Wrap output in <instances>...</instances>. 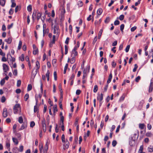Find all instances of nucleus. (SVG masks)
I'll return each mask as SVG.
<instances>
[{
    "instance_id": "obj_1",
    "label": "nucleus",
    "mask_w": 153,
    "mask_h": 153,
    "mask_svg": "<svg viewBox=\"0 0 153 153\" xmlns=\"http://www.w3.org/2000/svg\"><path fill=\"white\" fill-rule=\"evenodd\" d=\"M10 56L11 57V59L10 60V62H8L9 65H10L11 67L12 68L11 64H13V62H14L15 61V59L14 57H13L10 55V54L8 53L7 55V58L8 59V56Z\"/></svg>"
},
{
    "instance_id": "obj_2",
    "label": "nucleus",
    "mask_w": 153,
    "mask_h": 153,
    "mask_svg": "<svg viewBox=\"0 0 153 153\" xmlns=\"http://www.w3.org/2000/svg\"><path fill=\"white\" fill-rule=\"evenodd\" d=\"M20 107V105L19 104H16L14 106L13 110V112L14 114H16L19 111V109Z\"/></svg>"
},
{
    "instance_id": "obj_3",
    "label": "nucleus",
    "mask_w": 153,
    "mask_h": 153,
    "mask_svg": "<svg viewBox=\"0 0 153 153\" xmlns=\"http://www.w3.org/2000/svg\"><path fill=\"white\" fill-rule=\"evenodd\" d=\"M153 89V80L151 79V82L149 88V92L150 93L152 91Z\"/></svg>"
},
{
    "instance_id": "obj_4",
    "label": "nucleus",
    "mask_w": 153,
    "mask_h": 153,
    "mask_svg": "<svg viewBox=\"0 0 153 153\" xmlns=\"http://www.w3.org/2000/svg\"><path fill=\"white\" fill-rule=\"evenodd\" d=\"M2 114L3 117L4 118H6L7 116V111L6 108H4Z\"/></svg>"
},
{
    "instance_id": "obj_5",
    "label": "nucleus",
    "mask_w": 153,
    "mask_h": 153,
    "mask_svg": "<svg viewBox=\"0 0 153 153\" xmlns=\"http://www.w3.org/2000/svg\"><path fill=\"white\" fill-rule=\"evenodd\" d=\"M27 122H24L23 123L21 128L19 129V130H22L27 127Z\"/></svg>"
},
{
    "instance_id": "obj_6",
    "label": "nucleus",
    "mask_w": 153,
    "mask_h": 153,
    "mask_svg": "<svg viewBox=\"0 0 153 153\" xmlns=\"http://www.w3.org/2000/svg\"><path fill=\"white\" fill-rule=\"evenodd\" d=\"M3 70L4 72H6L9 70L8 67V66L5 64H4L3 65Z\"/></svg>"
},
{
    "instance_id": "obj_7",
    "label": "nucleus",
    "mask_w": 153,
    "mask_h": 153,
    "mask_svg": "<svg viewBox=\"0 0 153 153\" xmlns=\"http://www.w3.org/2000/svg\"><path fill=\"white\" fill-rule=\"evenodd\" d=\"M103 98V94L102 93H101L100 95H98L97 97V100H99V101H102Z\"/></svg>"
},
{
    "instance_id": "obj_8",
    "label": "nucleus",
    "mask_w": 153,
    "mask_h": 153,
    "mask_svg": "<svg viewBox=\"0 0 153 153\" xmlns=\"http://www.w3.org/2000/svg\"><path fill=\"white\" fill-rule=\"evenodd\" d=\"M132 139L131 140L129 141V144L131 146H133L135 145V141L134 140H133V138H132Z\"/></svg>"
},
{
    "instance_id": "obj_9",
    "label": "nucleus",
    "mask_w": 153,
    "mask_h": 153,
    "mask_svg": "<svg viewBox=\"0 0 153 153\" xmlns=\"http://www.w3.org/2000/svg\"><path fill=\"white\" fill-rule=\"evenodd\" d=\"M112 73H111L110 74L109 76L108 79V80L107 81V83L108 84L111 82V79L112 78Z\"/></svg>"
},
{
    "instance_id": "obj_10",
    "label": "nucleus",
    "mask_w": 153,
    "mask_h": 153,
    "mask_svg": "<svg viewBox=\"0 0 153 153\" xmlns=\"http://www.w3.org/2000/svg\"><path fill=\"white\" fill-rule=\"evenodd\" d=\"M36 105L34 106V112H37L38 110L37 107V106L36 105H37V103L38 102V100L36 98Z\"/></svg>"
},
{
    "instance_id": "obj_11",
    "label": "nucleus",
    "mask_w": 153,
    "mask_h": 153,
    "mask_svg": "<svg viewBox=\"0 0 153 153\" xmlns=\"http://www.w3.org/2000/svg\"><path fill=\"white\" fill-rule=\"evenodd\" d=\"M36 74H35L37 73V70L39 69L40 67L39 66V62L38 61H36Z\"/></svg>"
},
{
    "instance_id": "obj_12",
    "label": "nucleus",
    "mask_w": 153,
    "mask_h": 153,
    "mask_svg": "<svg viewBox=\"0 0 153 153\" xmlns=\"http://www.w3.org/2000/svg\"><path fill=\"white\" fill-rule=\"evenodd\" d=\"M13 153H19L18 149L16 147H13L12 150Z\"/></svg>"
},
{
    "instance_id": "obj_13",
    "label": "nucleus",
    "mask_w": 153,
    "mask_h": 153,
    "mask_svg": "<svg viewBox=\"0 0 153 153\" xmlns=\"http://www.w3.org/2000/svg\"><path fill=\"white\" fill-rule=\"evenodd\" d=\"M77 55V52L76 51H72L71 54L72 57H75Z\"/></svg>"
},
{
    "instance_id": "obj_14",
    "label": "nucleus",
    "mask_w": 153,
    "mask_h": 153,
    "mask_svg": "<svg viewBox=\"0 0 153 153\" xmlns=\"http://www.w3.org/2000/svg\"><path fill=\"white\" fill-rule=\"evenodd\" d=\"M66 144L65 145H64L63 146H64L66 149H68L69 146V143L68 140H66L65 141Z\"/></svg>"
},
{
    "instance_id": "obj_15",
    "label": "nucleus",
    "mask_w": 153,
    "mask_h": 153,
    "mask_svg": "<svg viewBox=\"0 0 153 153\" xmlns=\"http://www.w3.org/2000/svg\"><path fill=\"white\" fill-rule=\"evenodd\" d=\"M12 140L13 142L14 143H15L16 145H17L19 143V141H18V140L17 139L13 137L12 138Z\"/></svg>"
},
{
    "instance_id": "obj_16",
    "label": "nucleus",
    "mask_w": 153,
    "mask_h": 153,
    "mask_svg": "<svg viewBox=\"0 0 153 153\" xmlns=\"http://www.w3.org/2000/svg\"><path fill=\"white\" fill-rule=\"evenodd\" d=\"M6 0H0V5L4 6L5 4Z\"/></svg>"
},
{
    "instance_id": "obj_17",
    "label": "nucleus",
    "mask_w": 153,
    "mask_h": 153,
    "mask_svg": "<svg viewBox=\"0 0 153 153\" xmlns=\"http://www.w3.org/2000/svg\"><path fill=\"white\" fill-rule=\"evenodd\" d=\"M102 12V8H99L97 10V13L99 15H100Z\"/></svg>"
},
{
    "instance_id": "obj_18",
    "label": "nucleus",
    "mask_w": 153,
    "mask_h": 153,
    "mask_svg": "<svg viewBox=\"0 0 153 153\" xmlns=\"http://www.w3.org/2000/svg\"><path fill=\"white\" fill-rule=\"evenodd\" d=\"M5 41L7 42L8 44H10L12 42V39L11 38L9 37L7 39H5Z\"/></svg>"
},
{
    "instance_id": "obj_19",
    "label": "nucleus",
    "mask_w": 153,
    "mask_h": 153,
    "mask_svg": "<svg viewBox=\"0 0 153 153\" xmlns=\"http://www.w3.org/2000/svg\"><path fill=\"white\" fill-rule=\"evenodd\" d=\"M42 127L45 128V126H46L45 124V120L44 118L42 121Z\"/></svg>"
},
{
    "instance_id": "obj_20",
    "label": "nucleus",
    "mask_w": 153,
    "mask_h": 153,
    "mask_svg": "<svg viewBox=\"0 0 153 153\" xmlns=\"http://www.w3.org/2000/svg\"><path fill=\"white\" fill-rule=\"evenodd\" d=\"M50 74V72L49 70L47 71V73L46 74V77H47V79L48 81L49 80V75Z\"/></svg>"
},
{
    "instance_id": "obj_21",
    "label": "nucleus",
    "mask_w": 153,
    "mask_h": 153,
    "mask_svg": "<svg viewBox=\"0 0 153 153\" xmlns=\"http://www.w3.org/2000/svg\"><path fill=\"white\" fill-rule=\"evenodd\" d=\"M36 11H34L33 13L32 18L33 21H34L35 19V17L36 16Z\"/></svg>"
},
{
    "instance_id": "obj_22",
    "label": "nucleus",
    "mask_w": 153,
    "mask_h": 153,
    "mask_svg": "<svg viewBox=\"0 0 153 153\" xmlns=\"http://www.w3.org/2000/svg\"><path fill=\"white\" fill-rule=\"evenodd\" d=\"M143 145H141L140 148L139 150L138 151V153H141L143 152Z\"/></svg>"
},
{
    "instance_id": "obj_23",
    "label": "nucleus",
    "mask_w": 153,
    "mask_h": 153,
    "mask_svg": "<svg viewBox=\"0 0 153 153\" xmlns=\"http://www.w3.org/2000/svg\"><path fill=\"white\" fill-rule=\"evenodd\" d=\"M148 150L149 152H153V146H150L148 148Z\"/></svg>"
},
{
    "instance_id": "obj_24",
    "label": "nucleus",
    "mask_w": 153,
    "mask_h": 153,
    "mask_svg": "<svg viewBox=\"0 0 153 153\" xmlns=\"http://www.w3.org/2000/svg\"><path fill=\"white\" fill-rule=\"evenodd\" d=\"M103 31V29H101L99 31L98 34V39H100L101 38L102 33Z\"/></svg>"
},
{
    "instance_id": "obj_25",
    "label": "nucleus",
    "mask_w": 153,
    "mask_h": 153,
    "mask_svg": "<svg viewBox=\"0 0 153 153\" xmlns=\"http://www.w3.org/2000/svg\"><path fill=\"white\" fill-rule=\"evenodd\" d=\"M125 97V94H123L122 97L120 98L119 101L121 102L124 100V98Z\"/></svg>"
},
{
    "instance_id": "obj_26",
    "label": "nucleus",
    "mask_w": 153,
    "mask_h": 153,
    "mask_svg": "<svg viewBox=\"0 0 153 153\" xmlns=\"http://www.w3.org/2000/svg\"><path fill=\"white\" fill-rule=\"evenodd\" d=\"M98 90V86L97 85H94L93 91L94 93H96Z\"/></svg>"
},
{
    "instance_id": "obj_27",
    "label": "nucleus",
    "mask_w": 153,
    "mask_h": 153,
    "mask_svg": "<svg viewBox=\"0 0 153 153\" xmlns=\"http://www.w3.org/2000/svg\"><path fill=\"white\" fill-rule=\"evenodd\" d=\"M18 122L20 123H23V119L22 117H20L19 118Z\"/></svg>"
},
{
    "instance_id": "obj_28",
    "label": "nucleus",
    "mask_w": 153,
    "mask_h": 153,
    "mask_svg": "<svg viewBox=\"0 0 153 153\" xmlns=\"http://www.w3.org/2000/svg\"><path fill=\"white\" fill-rule=\"evenodd\" d=\"M22 44V42L21 41H19V44L18 46V50H19L21 49V48Z\"/></svg>"
},
{
    "instance_id": "obj_29",
    "label": "nucleus",
    "mask_w": 153,
    "mask_h": 153,
    "mask_svg": "<svg viewBox=\"0 0 153 153\" xmlns=\"http://www.w3.org/2000/svg\"><path fill=\"white\" fill-rule=\"evenodd\" d=\"M145 125L143 124H140L139 125V127L141 129H143L144 128Z\"/></svg>"
},
{
    "instance_id": "obj_30",
    "label": "nucleus",
    "mask_w": 153,
    "mask_h": 153,
    "mask_svg": "<svg viewBox=\"0 0 153 153\" xmlns=\"http://www.w3.org/2000/svg\"><path fill=\"white\" fill-rule=\"evenodd\" d=\"M78 5L79 7H82L83 5L82 2L81 1H79L78 3Z\"/></svg>"
},
{
    "instance_id": "obj_31",
    "label": "nucleus",
    "mask_w": 153,
    "mask_h": 153,
    "mask_svg": "<svg viewBox=\"0 0 153 153\" xmlns=\"http://www.w3.org/2000/svg\"><path fill=\"white\" fill-rule=\"evenodd\" d=\"M24 55L23 54H22L21 56L19 57L20 60L22 61H23L24 60Z\"/></svg>"
},
{
    "instance_id": "obj_32",
    "label": "nucleus",
    "mask_w": 153,
    "mask_h": 153,
    "mask_svg": "<svg viewBox=\"0 0 153 153\" xmlns=\"http://www.w3.org/2000/svg\"><path fill=\"white\" fill-rule=\"evenodd\" d=\"M32 86L31 84H29L28 85L27 88V90L28 91H29L32 89Z\"/></svg>"
},
{
    "instance_id": "obj_33",
    "label": "nucleus",
    "mask_w": 153,
    "mask_h": 153,
    "mask_svg": "<svg viewBox=\"0 0 153 153\" xmlns=\"http://www.w3.org/2000/svg\"><path fill=\"white\" fill-rule=\"evenodd\" d=\"M41 16H42V14L41 13H38L37 14V17H36L37 19V20H38L40 19V17H41Z\"/></svg>"
},
{
    "instance_id": "obj_34",
    "label": "nucleus",
    "mask_w": 153,
    "mask_h": 153,
    "mask_svg": "<svg viewBox=\"0 0 153 153\" xmlns=\"http://www.w3.org/2000/svg\"><path fill=\"white\" fill-rule=\"evenodd\" d=\"M57 31H58V28L57 27H56L55 26H54V31H53V33L54 34L57 33Z\"/></svg>"
},
{
    "instance_id": "obj_35",
    "label": "nucleus",
    "mask_w": 153,
    "mask_h": 153,
    "mask_svg": "<svg viewBox=\"0 0 153 153\" xmlns=\"http://www.w3.org/2000/svg\"><path fill=\"white\" fill-rule=\"evenodd\" d=\"M29 97V95L28 94H26L25 96V101H27Z\"/></svg>"
},
{
    "instance_id": "obj_36",
    "label": "nucleus",
    "mask_w": 153,
    "mask_h": 153,
    "mask_svg": "<svg viewBox=\"0 0 153 153\" xmlns=\"http://www.w3.org/2000/svg\"><path fill=\"white\" fill-rule=\"evenodd\" d=\"M120 32V31L118 28L116 29L114 31V33L117 35Z\"/></svg>"
},
{
    "instance_id": "obj_37",
    "label": "nucleus",
    "mask_w": 153,
    "mask_h": 153,
    "mask_svg": "<svg viewBox=\"0 0 153 153\" xmlns=\"http://www.w3.org/2000/svg\"><path fill=\"white\" fill-rule=\"evenodd\" d=\"M62 100L60 99V100L59 101V105L60 108L62 110L63 109L62 108Z\"/></svg>"
},
{
    "instance_id": "obj_38",
    "label": "nucleus",
    "mask_w": 153,
    "mask_h": 153,
    "mask_svg": "<svg viewBox=\"0 0 153 153\" xmlns=\"http://www.w3.org/2000/svg\"><path fill=\"white\" fill-rule=\"evenodd\" d=\"M124 25L123 24H122L120 26V30L122 32L123 31V30L124 28Z\"/></svg>"
},
{
    "instance_id": "obj_39",
    "label": "nucleus",
    "mask_w": 153,
    "mask_h": 153,
    "mask_svg": "<svg viewBox=\"0 0 153 153\" xmlns=\"http://www.w3.org/2000/svg\"><path fill=\"white\" fill-rule=\"evenodd\" d=\"M27 10L29 12H30L32 10V6L29 5L27 7Z\"/></svg>"
},
{
    "instance_id": "obj_40",
    "label": "nucleus",
    "mask_w": 153,
    "mask_h": 153,
    "mask_svg": "<svg viewBox=\"0 0 153 153\" xmlns=\"http://www.w3.org/2000/svg\"><path fill=\"white\" fill-rule=\"evenodd\" d=\"M5 82V79H3L1 80L0 82V84L1 85H3Z\"/></svg>"
},
{
    "instance_id": "obj_41",
    "label": "nucleus",
    "mask_w": 153,
    "mask_h": 153,
    "mask_svg": "<svg viewBox=\"0 0 153 153\" xmlns=\"http://www.w3.org/2000/svg\"><path fill=\"white\" fill-rule=\"evenodd\" d=\"M21 80H18L17 81V86L18 87H19L21 85Z\"/></svg>"
},
{
    "instance_id": "obj_42",
    "label": "nucleus",
    "mask_w": 153,
    "mask_h": 153,
    "mask_svg": "<svg viewBox=\"0 0 153 153\" xmlns=\"http://www.w3.org/2000/svg\"><path fill=\"white\" fill-rule=\"evenodd\" d=\"M23 150V146H21L19 147V151L20 152H22Z\"/></svg>"
},
{
    "instance_id": "obj_43",
    "label": "nucleus",
    "mask_w": 153,
    "mask_h": 153,
    "mask_svg": "<svg viewBox=\"0 0 153 153\" xmlns=\"http://www.w3.org/2000/svg\"><path fill=\"white\" fill-rule=\"evenodd\" d=\"M110 21V18L109 17H107L105 20V22L106 23H108Z\"/></svg>"
},
{
    "instance_id": "obj_44",
    "label": "nucleus",
    "mask_w": 153,
    "mask_h": 153,
    "mask_svg": "<svg viewBox=\"0 0 153 153\" xmlns=\"http://www.w3.org/2000/svg\"><path fill=\"white\" fill-rule=\"evenodd\" d=\"M57 105H54V107L53 108V112H54V114L55 112V111L56 112L58 111V109L57 108Z\"/></svg>"
},
{
    "instance_id": "obj_45",
    "label": "nucleus",
    "mask_w": 153,
    "mask_h": 153,
    "mask_svg": "<svg viewBox=\"0 0 153 153\" xmlns=\"http://www.w3.org/2000/svg\"><path fill=\"white\" fill-rule=\"evenodd\" d=\"M117 144V142L115 140H113L112 142V145L113 147H115L116 146Z\"/></svg>"
},
{
    "instance_id": "obj_46",
    "label": "nucleus",
    "mask_w": 153,
    "mask_h": 153,
    "mask_svg": "<svg viewBox=\"0 0 153 153\" xmlns=\"http://www.w3.org/2000/svg\"><path fill=\"white\" fill-rule=\"evenodd\" d=\"M38 52V48H36V49L34 50L33 51V53L34 55H36Z\"/></svg>"
},
{
    "instance_id": "obj_47",
    "label": "nucleus",
    "mask_w": 153,
    "mask_h": 153,
    "mask_svg": "<svg viewBox=\"0 0 153 153\" xmlns=\"http://www.w3.org/2000/svg\"><path fill=\"white\" fill-rule=\"evenodd\" d=\"M97 36H96L94 38V39L93 40V41L92 43L94 45V44L97 41Z\"/></svg>"
},
{
    "instance_id": "obj_48",
    "label": "nucleus",
    "mask_w": 153,
    "mask_h": 153,
    "mask_svg": "<svg viewBox=\"0 0 153 153\" xmlns=\"http://www.w3.org/2000/svg\"><path fill=\"white\" fill-rule=\"evenodd\" d=\"M134 68L133 69V72H135L136 71V69L138 67V66L136 64H135L134 65Z\"/></svg>"
},
{
    "instance_id": "obj_49",
    "label": "nucleus",
    "mask_w": 153,
    "mask_h": 153,
    "mask_svg": "<svg viewBox=\"0 0 153 153\" xmlns=\"http://www.w3.org/2000/svg\"><path fill=\"white\" fill-rule=\"evenodd\" d=\"M130 45H128L127 46L125 49V51L126 52H128V51L130 48Z\"/></svg>"
},
{
    "instance_id": "obj_50",
    "label": "nucleus",
    "mask_w": 153,
    "mask_h": 153,
    "mask_svg": "<svg viewBox=\"0 0 153 153\" xmlns=\"http://www.w3.org/2000/svg\"><path fill=\"white\" fill-rule=\"evenodd\" d=\"M54 79L55 80H57V73L56 71H54Z\"/></svg>"
},
{
    "instance_id": "obj_51",
    "label": "nucleus",
    "mask_w": 153,
    "mask_h": 153,
    "mask_svg": "<svg viewBox=\"0 0 153 153\" xmlns=\"http://www.w3.org/2000/svg\"><path fill=\"white\" fill-rule=\"evenodd\" d=\"M61 139H62V142L63 143H65V135L64 134H62V135Z\"/></svg>"
},
{
    "instance_id": "obj_52",
    "label": "nucleus",
    "mask_w": 153,
    "mask_h": 153,
    "mask_svg": "<svg viewBox=\"0 0 153 153\" xmlns=\"http://www.w3.org/2000/svg\"><path fill=\"white\" fill-rule=\"evenodd\" d=\"M65 54H66L68 53V47L67 45H65Z\"/></svg>"
},
{
    "instance_id": "obj_53",
    "label": "nucleus",
    "mask_w": 153,
    "mask_h": 153,
    "mask_svg": "<svg viewBox=\"0 0 153 153\" xmlns=\"http://www.w3.org/2000/svg\"><path fill=\"white\" fill-rule=\"evenodd\" d=\"M79 118L78 117H77L75 119V125H78V121H79Z\"/></svg>"
},
{
    "instance_id": "obj_54",
    "label": "nucleus",
    "mask_w": 153,
    "mask_h": 153,
    "mask_svg": "<svg viewBox=\"0 0 153 153\" xmlns=\"http://www.w3.org/2000/svg\"><path fill=\"white\" fill-rule=\"evenodd\" d=\"M13 74L15 76H16L17 75V69H15L14 70V71L13 72Z\"/></svg>"
},
{
    "instance_id": "obj_55",
    "label": "nucleus",
    "mask_w": 153,
    "mask_h": 153,
    "mask_svg": "<svg viewBox=\"0 0 153 153\" xmlns=\"http://www.w3.org/2000/svg\"><path fill=\"white\" fill-rule=\"evenodd\" d=\"M35 125V123L33 121H32L30 123V127L33 128Z\"/></svg>"
},
{
    "instance_id": "obj_56",
    "label": "nucleus",
    "mask_w": 153,
    "mask_h": 153,
    "mask_svg": "<svg viewBox=\"0 0 153 153\" xmlns=\"http://www.w3.org/2000/svg\"><path fill=\"white\" fill-rule=\"evenodd\" d=\"M6 100L5 97L4 96H3L1 97V102H4Z\"/></svg>"
},
{
    "instance_id": "obj_57",
    "label": "nucleus",
    "mask_w": 153,
    "mask_h": 153,
    "mask_svg": "<svg viewBox=\"0 0 153 153\" xmlns=\"http://www.w3.org/2000/svg\"><path fill=\"white\" fill-rule=\"evenodd\" d=\"M124 16L123 15H121L119 16V19L120 20H123L124 18Z\"/></svg>"
},
{
    "instance_id": "obj_58",
    "label": "nucleus",
    "mask_w": 153,
    "mask_h": 153,
    "mask_svg": "<svg viewBox=\"0 0 153 153\" xmlns=\"http://www.w3.org/2000/svg\"><path fill=\"white\" fill-rule=\"evenodd\" d=\"M40 84H41V87H40V89L41 91V92L42 93L43 91V84L42 82V81L40 82Z\"/></svg>"
},
{
    "instance_id": "obj_59",
    "label": "nucleus",
    "mask_w": 153,
    "mask_h": 153,
    "mask_svg": "<svg viewBox=\"0 0 153 153\" xmlns=\"http://www.w3.org/2000/svg\"><path fill=\"white\" fill-rule=\"evenodd\" d=\"M137 28V27L135 26H134L131 29V32L134 31Z\"/></svg>"
},
{
    "instance_id": "obj_60",
    "label": "nucleus",
    "mask_w": 153,
    "mask_h": 153,
    "mask_svg": "<svg viewBox=\"0 0 153 153\" xmlns=\"http://www.w3.org/2000/svg\"><path fill=\"white\" fill-rule=\"evenodd\" d=\"M72 58L71 60V64L74 63L75 61V57H72Z\"/></svg>"
},
{
    "instance_id": "obj_61",
    "label": "nucleus",
    "mask_w": 153,
    "mask_h": 153,
    "mask_svg": "<svg viewBox=\"0 0 153 153\" xmlns=\"http://www.w3.org/2000/svg\"><path fill=\"white\" fill-rule=\"evenodd\" d=\"M120 24V22L118 20H116L114 22V25H119Z\"/></svg>"
},
{
    "instance_id": "obj_62",
    "label": "nucleus",
    "mask_w": 153,
    "mask_h": 153,
    "mask_svg": "<svg viewBox=\"0 0 153 153\" xmlns=\"http://www.w3.org/2000/svg\"><path fill=\"white\" fill-rule=\"evenodd\" d=\"M13 23H12L11 25H8L7 26V29H10L13 27Z\"/></svg>"
},
{
    "instance_id": "obj_63",
    "label": "nucleus",
    "mask_w": 153,
    "mask_h": 153,
    "mask_svg": "<svg viewBox=\"0 0 153 153\" xmlns=\"http://www.w3.org/2000/svg\"><path fill=\"white\" fill-rule=\"evenodd\" d=\"M48 146L47 144H45V150L47 152L48 149Z\"/></svg>"
},
{
    "instance_id": "obj_64",
    "label": "nucleus",
    "mask_w": 153,
    "mask_h": 153,
    "mask_svg": "<svg viewBox=\"0 0 153 153\" xmlns=\"http://www.w3.org/2000/svg\"><path fill=\"white\" fill-rule=\"evenodd\" d=\"M140 76H138L135 79V81L137 82H138L140 80Z\"/></svg>"
}]
</instances>
